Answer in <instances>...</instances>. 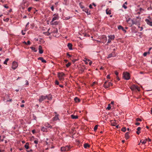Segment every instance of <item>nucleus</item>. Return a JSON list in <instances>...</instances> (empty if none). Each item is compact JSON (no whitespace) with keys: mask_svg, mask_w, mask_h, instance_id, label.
Returning <instances> with one entry per match:
<instances>
[{"mask_svg":"<svg viewBox=\"0 0 152 152\" xmlns=\"http://www.w3.org/2000/svg\"><path fill=\"white\" fill-rule=\"evenodd\" d=\"M115 56V54L114 53H112L109 54L107 57V58H109L112 57H114Z\"/></svg>","mask_w":152,"mask_h":152,"instance_id":"13","label":"nucleus"},{"mask_svg":"<svg viewBox=\"0 0 152 152\" xmlns=\"http://www.w3.org/2000/svg\"><path fill=\"white\" fill-rule=\"evenodd\" d=\"M71 148L70 145H66L65 147H61V151H69Z\"/></svg>","mask_w":152,"mask_h":152,"instance_id":"2","label":"nucleus"},{"mask_svg":"<svg viewBox=\"0 0 152 152\" xmlns=\"http://www.w3.org/2000/svg\"><path fill=\"white\" fill-rule=\"evenodd\" d=\"M29 22H28V23H27V24H26V27H27V26L29 25Z\"/></svg>","mask_w":152,"mask_h":152,"instance_id":"62","label":"nucleus"},{"mask_svg":"<svg viewBox=\"0 0 152 152\" xmlns=\"http://www.w3.org/2000/svg\"><path fill=\"white\" fill-rule=\"evenodd\" d=\"M65 75V74L63 72H59L58 73V76L60 80H63L64 77Z\"/></svg>","mask_w":152,"mask_h":152,"instance_id":"4","label":"nucleus"},{"mask_svg":"<svg viewBox=\"0 0 152 152\" xmlns=\"http://www.w3.org/2000/svg\"><path fill=\"white\" fill-rule=\"evenodd\" d=\"M102 38L103 39L104 42H106L107 41V38L106 36L104 35L102 36Z\"/></svg>","mask_w":152,"mask_h":152,"instance_id":"28","label":"nucleus"},{"mask_svg":"<svg viewBox=\"0 0 152 152\" xmlns=\"http://www.w3.org/2000/svg\"><path fill=\"white\" fill-rule=\"evenodd\" d=\"M140 31H142V30L143 29V28L142 27H140Z\"/></svg>","mask_w":152,"mask_h":152,"instance_id":"53","label":"nucleus"},{"mask_svg":"<svg viewBox=\"0 0 152 152\" xmlns=\"http://www.w3.org/2000/svg\"><path fill=\"white\" fill-rule=\"evenodd\" d=\"M32 149H30V150L27 151V152H32Z\"/></svg>","mask_w":152,"mask_h":152,"instance_id":"60","label":"nucleus"},{"mask_svg":"<svg viewBox=\"0 0 152 152\" xmlns=\"http://www.w3.org/2000/svg\"><path fill=\"white\" fill-rule=\"evenodd\" d=\"M67 56H69V57H71V55H69L68 53H67Z\"/></svg>","mask_w":152,"mask_h":152,"instance_id":"57","label":"nucleus"},{"mask_svg":"<svg viewBox=\"0 0 152 152\" xmlns=\"http://www.w3.org/2000/svg\"><path fill=\"white\" fill-rule=\"evenodd\" d=\"M129 23L130 25L131 26H132L134 24H137V23L136 21L131 19L130 22H129Z\"/></svg>","mask_w":152,"mask_h":152,"instance_id":"10","label":"nucleus"},{"mask_svg":"<svg viewBox=\"0 0 152 152\" xmlns=\"http://www.w3.org/2000/svg\"><path fill=\"white\" fill-rule=\"evenodd\" d=\"M39 53L40 54H42L43 53V50H42V48L41 45H39L38 47Z\"/></svg>","mask_w":152,"mask_h":152,"instance_id":"14","label":"nucleus"},{"mask_svg":"<svg viewBox=\"0 0 152 152\" xmlns=\"http://www.w3.org/2000/svg\"><path fill=\"white\" fill-rule=\"evenodd\" d=\"M131 88L132 90H137L138 91H140V89L138 86L136 85H134L132 86L131 87Z\"/></svg>","mask_w":152,"mask_h":152,"instance_id":"8","label":"nucleus"},{"mask_svg":"<svg viewBox=\"0 0 152 152\" xmlns=\"http://www.w3.org/2000/svg\"><path fill=\"white\" fill-rule=\"evenodd\" d=\"M26 83V85H28L29 84V83L28 82V81L27 80H26L25 81Z\"/></svg>","mask_w":152,"mask_h":152,"instance_id":"47","label":"nucleus"},{"mask_svg":"<svg viewBox=\"0 0 152 152\" xmlns=\"http://www.w3.org/2000/svg\"><path fill=\"white\" fill-rule=\"evenodd\" d=\"M4 8H7V9H8L9 8L6 5H4Z\"/></svg>","mask_w":152,"mask_h":152,"instance_id":"49","label":"nucleus"},{"mask_svg":"<svg viewBox=\"0 0 152 152\" xmlns=\"http://www.w3.org/2000/svg\"><path fill=\"white\" fill-rule=\"evenodd\" d=\"M25 148L27 149L29 148V144L27 142L24 145Z\"/></svg>","mask_w":152,"mask_h":152,"instance_id":"27","label":"nucleus"},{"mask_svg":"<svg viewBox=\"0 0 152 152\" xmlns=\"http://www.w3.org/2000/svg\"><path fill=\"white\" fill-rule=\"evenodd\" d=\"M89 145L88 144L86 143H85L84 145V148H86L88 147H89Z\"/></svg>","mask_w":152,"mask_h":152,"instance_id":"29","label":"nucleus"},{"mask_svg":"<svg viewBox=\"0 0 152 152\" xmlns=\"http://www.w3.org/2000/svg\"><path fill=\"white\" fill-rule=\"evenodd\" d=\"M38 141L37 140H35L34 141V142L36 144H37L38 143Z\"/></svg>","mask_w":152,"mask_h":152,"instance_id":"41","label":"nucleus"},{"mask_svg":"<svg viewBox=\"0 0 152 152\" xmlns=\"http://www.w3.org/2000/svg\"><path fill=\"white\" fill-rule=\"evenodd\" d=\"M107 79H110V75H108L107 76Z\"/></svg>","mask_w":152,"mask_h":152,"instance_id":"55","label":"nucleus"},{"mask_svg":"<svg viewBox=\"0 0 152 152\" xmlns=\"http://www.w3.org/2000/svg\"><path fill=\"white\" fill-rule=\"evenodd\" d=\"M115 73L117 76H118V72L117 71H115Z\"/></svg>","mask_w":152,"mask_h":152,"instance_id":"51","label":"nucleus"},{"mask_svg":"<svg viewBox=\"0 0 152 152\" xmlns=\"http://www.w3.org/2000/svg\"><path fill=\"white\" fill-rule=\"evenodd\" d=\"M89 7L90 9H92L93 8L92 7V5L91 4H90L89 5Z\"/></svg>","mask_w":152,"mask_h":152,"instance_id":"54","label":"nucleus"},{"mask_svg":"<svg viewBox=\"0 0 152 152\" xmlns=\"http://www.w3.org/2000/svg\"><path fill=\"white\" fill-rule=\"evenodd\" d=\"M18 66V64L17 62L14 61L12 64V68L13 70L15 69Z\"/></svg>","mask_w":152,"mask_h":152,"instance_id":"5","label":"nucleus"},{"mask_svg":"<svg viewBox=\"0 0 152 152\" xmlns=\"http://www.w3.org/2000/svg\"><path fill=\"white\" fill-rule=\"evenodd\" d=\"M80 7L82 8V9H83V8H84V7L83 6H82L81 4V3H80Z\"/></svg>","mask_w":152,"mask_h":152,"instance_id":"44","label":"nucleus"},{"mask_svg":"<svg viewBox=\"0 0 152 152\" xmlns=\"http://www.w3.org/2000/svg\"><path fill=\"white\" fill-rule=\"evenodd\" d=\"M106 13L107 15H110L111 14L110 11L108 9H107L106 10Z\"/></svg>","mask_w":152,"mask_h":152,"instance_id":"26","label":"nucleus"},{"mask_svg":"<svg viewBox=\"0 0 152 152\" xmlns=\"http://www.w3.org/2000/svg\"><path fill=\"white\" fill-rule=\"evenodd\" d=\"M131 19L130 18H128L126 19V21L129 23V22H130Z\"/></svg>","mask_w":152,"mask_h":152,"instance_id":"37","label":"nucleus"},{"mask_svg":"<svg viewBox=\"0 0 152 152\" xmlns=\"http://www.w3.org/2000/svg\"><path fill=\"white\" fill-rule=\"evenodd\" d=\"M86 13H87V15H90V14H91L90 12H88V11L87 12H86Z\"/></svg>","mask_w":152,"mask_h":152,"instance_id":"59","label":"nucleus"},{"mask_svg":"<svg viewBox=\"0 0 152 152\" xmlns=\"http://www.w3.org/2000/svg\"><path fill=\"white\" fill-rule=\"evenodd\" d=\"M21 32L23 35H24L25 34V33L23 32V30H22Z\"/></svg>","mask_w":152,"mask_h":152,"instance_id":"56","label":"nucleus"},{"mask_svg":"<svg viewBox=\"0 0 152 152\" xmlns=\"http://www.w3.org/2000/svg\"><path fill=\"white\" fill-rule=\"evenodd\" d=\"M30 48L34 52H36L37 51V49L34 47H31Z\"/></svg>","mask_w":152,"mask_h":152,"instance_id":"24","label":"nucleus"},{"mask_svg":"<svg viewBox=\"0 0 152 152\" xmlns=\"http://www.w3.org/2000/svg\"><path fill=\"white\" fill-rule=\"evenodd\" d=\"M47 98V96H41L39 97V102L40 103L42 101L45 99Z\"/></svg>","mask_w":152,"mask_h":152,"instance_id":"7","label":"nucleus"},{"mask_svg":"<svg viewBox=\"0 0 152 152\" xmlns=\"http://www.w3.org/2000/svg\"><path fill=\"white\" fill-rule=\"evenodd\" d=\"M148 140V139H146L144 140H142V144H145L147 140Z\"/></svg>","mask_w":152,"mask_h":152,"instance_id":"33","label":"nucleus"},{"mask_svg":"<svg viewBox=\"0 0 152 152\" xmlns=\"http://www.w3.org/2000/svg\"><path fill=\"white\" fill-rule=\"evenodd\" d=\"M123 77L126 80H128L130 79L129 73L127 72H124L123 73Z\"/></svg>","mask_w":152,"mask_h":152,"instance_id":"1","label":"nucleus"},{"mask_svg":"<svg viewBox=\"0 0 152 152\" xmlns=\"http://www.w3.org/2000/svg\"><path fill=\"white\" fill-rule=\"evenodd\" d=\"M9 20V18H6L5 20V21H7Z\"/></svg>","mask_w":152,"mask_h":152,"instance_id":"64","label":"nucleus"},{"mask_svg":"<svg viewBox=\"0 0 152 152\" xmlns=\"http://www.w3.org/2000/svg\"><path fill=\"white\" fill-rule=\"evenodd\" d=\"M118 29H123L124 28L121 26H118Z\"/></svg>","mask_w":152,"mask_h":152,"instance_id":"40","label":"nucleus"},{"mask_svg":"<svg viewBox=\"0 0 152 152\" xmlns=\"http://www.w3.org/2000/svg\"><path fill=\"white\" fill-rule=\"evenodd\" d=\"M136 121H141L142 120L141 119L138 118L136 119Z\"/></svg>","mask_w":152,"mask_h":152,"instance_id":"43","label":"nucleus"},{"mask_svg":"<svg viewBox=\"0 0 152 152\" xmlns=\"http://www.w3.org/2000/svg\"><path fill=\"white\" fill-rule=\"evenodd\" d=\"M55 116L53 118V120L54 121H57L59 120L58 116L59 115L56 112H55Z\"/></svg>","mask_w":152,"mask_h":152,"instance_id":"12","label":"nucleus"},{"mask_svg":"<svg viewBox=\"0 0 152 152\" xmlns=\"http://www.w3.org/2000/svg\"><path fill=\"white\" fill-rule=\"evenodd\" d=\"M110 108H111L110 104H109L108 105V106H107V108H106V109L109 110H110Z\"/></svg>","mask_w":152,"mask_h":152,"instance_id":"36","label":"nucleus"},{"mask_svg":"<svg viewBox=\"0 0 152 152\" xmlns=\"http://www.w3.org/2000/svg\"><path fill=\"white\" fill-rule=\"evenodd\" d=\"M108 39L107 42V44H108L111 42L112 41L114 40L115 36L114 35H109L108 36Z\"/></svg>","mask_w":152,"mask_h":152,"instance_id":"3","label":"nucleus"},{"mask_svg":"<svg viewBox=\"0 0 152 152\" xmlns=\"http://www.w3.org/2000/svg\"><path fill=\"white\" fill-rule=\"evenodd\" d=\"M125 138L126 140H127L129 138V133L128 132H126L125 134Z\"/></svg>","mask_w":152,"mask_h":152,"instance_id":"25","label":"nucleus"},{"mask_svg":"<svg viewBox=\"0 0 152 152\" xmlns=\"http://www.w3.org/2000/svg\"><path fill=\"white\" fill-rule=\"evenodd\" d=\"M150 54V52H146L144 53L143 55L144 56H146L147 54Z\"/></svg>","mask_w":152,"mask_h":152,"instance_id":"31","label":"nucleus"},{"mask_svg":"<svg viewBox=\"0 0 152 152\" xmlns=\"http://www.w3.org/2000/svg\"><path fill=\"white\" fill-rule=\"evenodd\" d=\"M74 100L76 102H78L80 101V99L77 97L75 98Z\"/></svg>","mask_w":152,"mask_h":152,"instance_id":"30","label":"nucleus"},{"mask_svg":"<svg viewBox=\"0 0 152 152\" xmlns=\"http://www.w3.org/2000/svg\"><path fill=\"white\" fill-rule=\"evenodd\" d=\"M51 9L52 10V11H54V7H53V6H52L51 7Z\"/></svg>","mask_w":152,"mask_h":152,"instance_id":"52","label":"nucleus"},{"mask_svg":"<svg viewBox=\"0 0 152 152\" xmlns=\"http://www.w3.org/2000/svg\"><path fill=\"white\" fill-rule=\"evenodd\" d=\"M24 106V104H22L20 105V107H23Z\"/></svg>","mask_w":152,"mask_h":152,"instance_id":"63","label":"nucleus"},{"mask_svg":"<svg viewBox=\"0 0 152 152\" xmlns=\"http://www.w3.org/2000/svg\"><path fill=\"white\" fill-rule=\"evenodd\" d=\"M71 65V63L70 62L68 63L66 65V66L67 67H68Z\"/></svg>","mask_w":152,"mask_h":152,"instance_id":"38","label":"nucleus"},{"mask_svg":"<svg viewBox=\"0 0 152 152\" xmlns=\"http://www.w3.org/2000/svg\"><path fill=\"white\" fill-rule=\"evenodd\" d=\"M145 21L148 25L151 26H152V21L151 20H149L148 19H145Z\"/></svg>","mask_w":152,"mask_h":152,"instance_id":"11","label":"nucleus"},{"mask_svg":"<svg viewBox=\"0 0 152 152\" xmlns=\"http://www.w3.org/2000/svg\"><path fill=\"white\" fill-rule=\"evenodd\" d=\"M83 11H84L85 12H88V9L86 8H85V7H84V8H83Z\"/></svg>","mask_w":152,"mask_h":152,"instance_id":"35","label":"nucleus"},{"mask_svg":"<svg viewBox=\"0 0 152 152\" xmlns=\"http://www.w3.org/2000/svg\"><path fill=\"white\" fill-rule=\"evenodd\" d=\"M50 23V24L52 25H57L58 24V22L57 21H54H54L52 22V21H51Z\"/></svg>","mask_w":152,"mask_h":152,"instance_id":"18","label":"nucleus"},{"mask_svg":"<svg viewBox=\"0 0 152 152\" xmlns=\"http://www.w3.org/2000/svg\"><path fill=\"white\" fill-rule=\"evenodd\" d=\"M32 8L31 7H29L28 9V12H30L31 9Z\"/></svg>","mask_w":152,"mask_h":152,"instance_id":"48","label":"nucleus"},{"mask_svg":"<svg viewBox=\"0 0 152 152\" xmlns=\"http://www.w3.org/2000/svg\"><path fill=\"white\" fill-rule=\"evenodd\" d=\"M141 129L140 127H138L137 129V131L136 133L137 134H139L140 133V130Z\"/></svg>","mask_w":152,"mask_h":152,"instance_id":"21","label":"nucleus"},{"mask_svg":"<svg viewBox=\"0 0 152 152\" xmlns=\"http://www.w3.org/2000/svg\"><path fill=\"white\" fill-rule=\"evenodd\" d=\"M98 126V125H96L95 126H94V131H96V130L97 129Z\"/></svg>","mask_w":152,"mask_h":152,"instance_id":"34","label":"nucleus"},{"mask_svg":"<svg viewBox=\"0 0 152 152\" xmlns=\"http://www.w3.org/2000/svg\"><path fill=\"white\" fill-rule=\"evenodd\" d=\"M140 10L141 12H142V11L144 10L142 9V8H140Z\"/></svg>","mask_w":152,"mask_h":152,"instance_id":"61","label":"nucleus"},{"mask_svg":"<svg viewBox=\"0 0 152 152\" xmlns=\"http://www.w3.org/2000/svg\"><path fill=\"white\" fill-rule=\"evenodd\" d=\"M58 15H55V16L53 17L51 21H54L55 20H58Z\"/></svg>","mask_w":152,"mask_h":152,"instance_id":"15","label":"nucleus"},{"mask_svg":"<svg viewBox=\"0 0 152 152\" xmlns=\"http://www.w3.org/2000/svg\"><path fill=\"white\" fill-rule=\"evenodd\" d=\"M126 130V128L125 127H123L121 129V131L123 132H125Z\"/></svg>","mask_w":152,"mask_h":152,"instance_id":"39","label":"nucleus"},{"mask_svg":"<svg viewBox=\"0 0 152 152\" xmlns=\"http://www.w3.org/2000/svg\"><path fill=\"white\" fill-rule=\"evenodd\" d=\"M71 116V118L73 119H76L78 118V116L77 115H72Z\"/></svg>","mask_w":152,"mask_h":152,"instance_id":"22","label":"nucleus"},{"mask_svg":"<svg viewBox=\"0 0 152 152\" xmlns=\"http://www.w3.org/2000/svg\"><path fill=\"white\" fill-rule=\"evenodd\" d=\"M135 124L137 125H139L140 124V123H139L137 122Z\"/></svg>","mask_w":152,"mask_h":152,"instance_id":"58","label":"nucleus"},{"mask_svg":"<svg viewBox=\"0 0 152 152\" xmlns=\"http://www.w3.org/2000/svg\"><path fill=\"white\" fill-rule=\"evenodd\" d=\"M41 130L44 132H48L47 128L46 127H42L41 128Z\"/></svg>","mask_w":152,"mask_h":152,"instance_id":"17","label":"nucleus"},{"mask_svg":"<svg viewBox=\"0 0 152 152\" xmlns=\"http://www.w3.org/2000/svg\"><path fill=\"white\" fill-rule=\"evenodd\" d=\"M38 60H41L42 62L43 63H46V60H44L42 57H39L38 59Z\"/></svg>","mask_w":152,"mask_h":152,"instance_id":"20","label":"nucleus"},{"mask_svg":"<svg viewBox=\"0 0 152 152\" xmlns=\"http://www.w3.org/2000/svg\"><path fill=\"white\" fill-rule=\"evenodd\" d=\"M30 42L29 40H28L27 41V42L26 45H30Z\"/></svg>","mask_w":152,"mask_h":152,"instance_id":"46","label":"nucleus"},{"mask_svg":"<svg viewBox=\"0 0 152 152\" xmlns=\"http://www.w3.org/2000/svg\"><path fill=\"white\" fill-rule=\"evenodd\" d=\"M67 46L69 50H72V45L71 43H68L67 45Z\"/></svg>","mask_w":152,"mask_h":152,"instance_id":"19","label":"nucleus"},{"mask_svg":"<svg viewBox=\"0 0 152 152\" xmlns=\"http://www.w3.org/2000/svg\"><path fill=\"white\" fill-rule=\"evenodd\" d=\"M45 126L47 128H52V126L48 123H46L45 124Z\"/></svg>","mask_w":152,"mask_h":152,"instance_id":"16","label":"nucleus"},{"mask_svg":"<svg viewBox=\"0 0 152 152\" xmlns=\"http://www.w3.org/2000/svg\"><path fill=\"white\" fill-rule=\"evenodd\" d=\"M71 18V17H70L69 16L68 17H66L65 18V19H66V20H68V19H69L70 18Z\"/></svg>","mask_w":152,"mask_h":152,"instance_id":"50","label":"nucleus"},{"mask_svg":"<svg viewBox=\"0 0 152 152\" xmlns=\"http://www.w3.org/2000/svg\"><path fill=\"white\" fill-rule=\"evenodd\" d=\"M9 60V59L8 58H7L6 59L5 61L4 62V64H7V62Z\"/></svg>","mask_w":152,"mask_h":152,"instance_id":"32","label":"nucleus"},{"mask_svg":"<svg viewBox=\"0 0 152 152\" xmlns=\"http://www.w3.org/2000/svg\"><path fill=\"white\" fill-rule=\"evenodd\" d=\"M112 83L106 81L104 83V86L105 88H108L110 86H112Z\"/></svg>","mask_w":152,"mask_h":152,"instance_id":"6","label":"nucleus"},{"mask_svg":"<svg viewBox=\"0 0 152 152\" xmlns=\"http://www.w3.org/2000/svg\"><path fill=\"white\" fill-rule=\"evenodd\" d=\"M9 96L8 95H6L4 99L3 100L5 102L7 103L8 102H11L12 101V99H7V97H8Z\"/></svg>","mask_w":152,"mask_h":152,"instance_id":"9","label":"nucleus"},{"mask_svg":"<svg viewBox=\"0 0 152 152\" xmlns=\"http://www.w3.org/2000/svg\"><path fill=\"white\" fill-rule=\"evenodd\" d=\"M123 7L124 8V9H126L127 7L126 6L125 4H124L123 5Z\"/></svg>","mask_w":152,"mask_h":152,"instance_id":"45","label":"nucleus"},{"mask_svg":"<svg viewBox=\"0 0 152 152\" xmlns=\"http://www.w3.org/2000/svg\"><path fill=\"white\" fill-rule=\"evenodd\" d=\"M55 83L56 84L58 85L59 84V82L57 80H56L55 82Z\"/></svg>","mask_w":152,"mask_h":152,"instance_id":"42","label":"nucleus"},{"mask_svg":"<svg viewBox=\"0 0 152 152\" xmlns=\"http://www.w3.org/2000/svg\"><path fill=\"white\" fill-rule=\"evenodd\" d=\"M45 96H47L46 99H47L48 100H50L52 99V97L50 94L48 95H46Z\"/></svg>","mask_w":152,"mask_h":152,"instance_id":"23","label":"nucleus"}]
</instances>
